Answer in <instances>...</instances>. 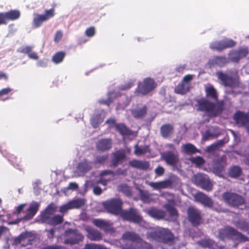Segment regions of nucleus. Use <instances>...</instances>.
Here are the masks:
<instances>
[{
  "label": "nucleus",
  "instance_id": "nucleus-48",
  "mask_svg": "<svg viewBox=\"0 0 249 249\" xmlns=\"http://www.w3.org/2000/svg\"><path fill=\"white\" fill-rule=\"evenodd\" d=\"M222 41L224 47V50L227 48L233 47L236 45V42L232 39L226 38L222 40Z\"/></svg>",
  "mask_w": 249,
  "mask_h": 249
},
{
  "label": "nucleus",
  "instance_id": "nucleus-44",
  "mask_svg": "<svg viewBox=\"0 0 249 249\" xmlns=\"http://www.w3.org/2000/svg\"><path fill=\"white\" fill-rule=\"evenodd\" d=\"M149 151V146L144 145L142 147H140L138 144L135 146L134 153L137 156L142 155Z\"/></svg>",
  "mask_w": 249,
  "mask_h": 249
},
{
  "label": "nucleus",
  "instance_id": "nucleus-50",
  "mask_svg": "<svg viewBox=\"0 0 249 249\" xmlns=\"http://www.w3.org/2000/svg\"><path fill=\"white\" fill-rule=\"evenodd\" d=\"M165 208L170 216H175L178 215V211L174 207L167 204L165 206Z\"/></svg>",
  "mask_w": 249,
  "mask_h": 249
},
{
  "label": "nucleus",
  "instance_id": "nucleus-27",
  "mask_svg": "<svg viewBox=\"0 0 249 249\" xmlns=\"http://www.w3.org/2000/svg\"><path fill=\"white\" fill-rule=\"evenodd\" d=\"M112 147V141L110 139H102L98 141L96 144L97 150L104 152L108 150Z\"/></svg>",
  "mask_w": 249,
  "mask_h": 249
},
{
  "label": "nucleus",
  "instance_id": "nucleus-20",
  "mask_svg": "<svg viewBox=\"0 0 249 249\" xmlns=\"http://www.w3.org/2000/svg\"><path fill=\"white\" fill-rule=\"evenodd\" d=\"M161 157L167 164L172 166L176 165L178 160V155L170 151L163 152L161 154Z\"/></svg>",
  "mask_w": 249,
  "mask_h": 249
},
{
  "label": "nucleus",
  "instance_id": "nucleus-2",
  "mask_svg": "<svg viewBox=\"0 0 249 249\" xmlns=\"http://www.w3.org/2000/svg\"><path fill=\"white\" fill-rule=\"evenodd\" d=\"M219 238L222 240H232L234 242H242L248 240V238L238 231L235 229L226 227L224 229H221L218 232Z\"/></svg>",
  "mask_w": 249,
  "mask_h": 249
},
{
  "label": "nucleus",
  "instance_id": "nucleus-25",
  "mask_svg": "<svg viewBox=\"0 0 249 249\" xmlns=\"http://www.w3.org/2000/svg\"><path fill=\"white\" fill-rule=\"evenodd\" d=\"M173 183V182L171 179H168L159 182H151L149 183V185L154 189L159 190L170 187Z\"/></svg>",
  "mask_w": 249,
  "mask_h": 249
},
{
  "label": "nucleus",
  "instance_id": "nucleus-57",
  "mask_svg": "<svg viewBox=\"0 0 249 249\" xmlns=\"http://www.w3.org/2000/svg\"><path fill=\"white\" fill-rule=\"evenodd\" d=\"M95 34V30L94 27L91 26L86 29L85 35L88 37H92Z\"/></svg>",
  "mask_w": 249,
  "mask_h": 249
},
{
  "label": "nucleus",
  "instance_id": "nucleus-36",
  "mask_svg": "<svg viewBox=\"0 0 249 249\" xmlns=\"http://www.w3.org/2000/svg\"><path fill=\"white\" fill-rule=\"evenodd\" d=\"M182 149L184 153L188 155H193L196 153H200V150L198 149L194 144L188 143L182 145Z\"/></svg>",
  "mask_w": 249,
  "mask_h": 249
},
{
  "label": "nucleus",
  "instance_id": "nucleus-52",
  "mask_svg": "<svg viewBox=\"0 0 249 249\" xmlns=\"http://www.w3.org/2000/svg\"><path fill=\"white\" fill-rule=\"evenodd\" d=\"M220 135V133H212L209 130H207L203 135V139L204 140H207L209 138H216Z\"/></svg>",
  "mask_w": 249,
  "mask_h": 249
},
{
  "label": "nucleus",
  "instance_id": "nucleus-39",
  "mask_svg": "<svg viewBox=\"0 0 249 249\" xmlns=\"http://www.w3.org/2000/svg\"><path fill=\"white\" fill-rule=\"evenodd\" d=\"M69 208L72 209H79L84 206L85 204V200L84 199L78 198L69 202Z\"/></svg>",
  "mask_w": 249,
  "mask_h": 249
},
{
  "label": "nucleus",
  "instance_id": "nucleus-53",
  "mask_svg": "<svg viewBox=\"0 0 249 249\" xmlns=\"http://www.w3.org/2000/svg\"><path fill=\"white\" fill-rule=\"evenodd\" d=\"M8 160H10L13 164L19 166L21 162L20 159L18 160V157L14 154H9L8 156Z\"/></svg>",
  "mask_w": 249,
  "mask_h": 249
},
{
  "label": "nucleus",
  "instance_id": "nucleus-37",
  "mask_svg": "<svg viewBox=\"0 0 249 249\" xmlns=\"http://www.w3.org/2000/svg\"><path fill=\"white\" fill-rule=\"evenodd\" d=\"M242 173L241 168L239 166L234 165L230 168L228 175L232 178H237L240 177Z\"/></svg>",
  "mask_w": 249,
  "mask_h": 249
},
{
  "label": "nucleus",
  "instance_id": "nucleus-35",
  "mask_svg": "<svg viewBox=\"0 0 249 249\" xmlns=\"http://www.w3.org/2000/svg\"><path fill=\"white\" fill-rule=\"evenodd\" d=\"M190 86L189 83H184L181 82L175 87V92L179 94L184 95L189 91Z\"/></svg>",
  "mask_w": 249,
  "mask_h": 249
},
{
  "label": "nucleus",
  "instance_id": "nucleus-58",
  "mask_svg": "<svg viewBox=\"0 0 249 249\" xmlns=\"http://www.w3.org/2000/svg\"><path fill=\"white\" fill-rule=\"evenodd\" d=\"M113 102V98L109 96L107 100H100L99 101V103L101 105H106L109 106Z\"/></svg>",
  "mask_w": 249,
  "mask_h": 249
},
{
  "label": "nucleus",
  "instance_id": "nucleus-38",
  "mask_svg": "<svg viewBox=\"0 0 249 249\" xmlns=\"http://www.w3.org/2000/svg\"><path fill=\"white\" fill-rule=\"evenodd\" d=\"M117 190L127 196H131L132 193L130 186L125 183H122L117 187Z\"/></svg>",
  "mask_w": 249,
  "mask_h": 249
},
{
  "label": "nucleus",
  "instance_id": "nucleus-46",
  "mask_svg": "<svg viewBox=\"0 0 249 249\" xmlns=\"http://www.w3.org/2000/svg\"><path fill=\"white\" fill-rule=\"evenodd\" d=\"M143 245L142 244H137V245L130 244V245H126L122 249H153L152 246L150 244V248H144Z\"/></svg>",
  "mask_w": 249,
  "mask_h": 249
},
{
  "label": "nucleus",
  "instance_id": "nucleus-60",
  "mask_svg": "<svg viewBox=\"0 0 249 249\" xmlns=\"http://www.w3.org/2000/svg\"><path fill=\"white\" fill-rule=\"evenodd\" d=\"M62 36L63 34L62 31L60 30L57 31L54 36V41L55 42H58L61 40Z\"/></svg>",
  "mask_w": 249,
  "mask_h": 249
},
{
  "label": "nucleus",
  "instance_id": "nucleus-51",
  "mask_svg": "<svg viewBox=\"0 0 249 249\" xmlns=\"http://www.w3.org/2000/svg\"><path fill=\"white\" fill-rule=\"evenodd\" d=\"M108 158V154L102 156H98L96 157L94 163L95 164H104Z\"/></svg>",
  "mask_w": 249,
  "mask_h": 249
},
{
  "label": "nucleus",
  "instance_id": "nucleus-8",
  "mask_svg": "<svg viewBox=\"0 0 249 249\" xmlns=\"http://www.w3.org/2000/svg\"><path fill=\"white\" fill-rule=\"evenodd\" d=\"M123 220L136 224L141 223L142 217L139 214L138 210L134 208L128 210H123L120 215Z\"/></svg>",
  "mask_w": 249,
  "mask_h": 249
},
{
  "label": "nucleus",
  "instance_id": "nucleus-22",
  "mask_svg": "<svg viewBox=\"0 0 249 249\" xmlns=\"http://www.w3.org/2000/svg\"><path fill=\"white\" fill-rule=\"evenodd\" d=\"M216 75L225 87H232L234 85V79L232 76H229L222 71L216 72Z\"/></svg>",
  "mask_w": 249,
  "mask_h": 249
},
{
  "label": "nucleus",
  "instance_id": "nucleus-12",
  "mask_svg": "<svg viewBox=\"0 0 249 249\" xmlns=\"http://www.w3.org/2000/svg\"><path fill=\"white\" fill-rule=\"evenodd\" d=\"M195 181L197 185L202 189L209 191L212 189L213 184L207 175L204 174H198L195 176Z\"/></svg>",
  "mask_w": 249,
  "mask_h": 249
},
{
  "label": "nucleus",
  "instance_id": "nucleus-11",
  "mask_svg": "<svg viewBox=\"0 0 249 249\" xmlns=\"http://www.w3.org/2000/svg\"><path fill=\"white\" fill-rule=\"evenodd\" d=\"M227 165L226 157L225 155L222 156H216L213 160V172L216 175L220 176Z\"/></svg>",
  "mask_w": 249,
  "mask_h": 249
},
{
  "label": "nucleus",
  "instance_id": "nucleus-7",
  "mask_svg": "<svg viewBox=\"0 0 249 249\" xmlns=\"http://www.w3.org/2000/svg\"><path fill=\"white\" fill-rule=\"evenodd\" d=\"M157 86V84L153 79L148 77L143 79L142 83L139 84L136 89L135 93L137 95H145L154 90Z\"/></svg>",
  "mask_w": 249,
  "mask_h": 249
},
{
  "label": "nucleus",
  "instance_id": "nucleus-45",
  "mask_svg": "<svg viewBox=\"0 0 249 249\" xmlns=\"http://www.w3.org/2000/svg\"><path fill=\"white\" fill-rule=\"evenodd\" d=\"M214 243V242L210 239H204L198 242L199 245L201 246L209 249L213 248Z\"/></svg>",
  "mask_w": 249,
  "mask_h": 249
},
{
  "label": "nucleus",
  "instance_id": "nucleus-33",
  "mask_svg": "<svg viewBox=\"0 0 249 249\" xmlns=\"http://www.w3.org/2000/svg\"><path fill=\"white\" fill-rule=\"evenodd\" d=\"M205 91L206 98H210L214 102H218V94L216 90L213 86L206 87Z\"/></svg>",
  "mask_w": 249,
  "mask_h": 249
},
{
  "label": "nucleus",
  "instance_id": "nucleus-9",
  "mask_svg": "<svg viewBox=\"0 0 249 249\" xmlns=\"http://www.w3.org/2000/svg\"><path fill=\"white\" fill-rule=\"evenodd\" d=\"M67 238L65 239L64 243L67 245H74L78 244L84 240V236L77 230L72 229H67L65 232Z\"/></svg>",
  "mask_w": 249,
  "mask_h": 249
},
{
  "label": "nucleus",
  "instance_id": "nucleus-62",
  "mask_svg": "<svg viewBox=\"0 0 249 249\" xmlns=\"http://www.w3.org/2000/svg\"><path fill=\"white\" fill-rule=\"evenodd\" d=\"M217 148L216 146L214 144V143H213L212 144L207 146L206 147V151L207 153H211L215 150Z\"/></svg>",
  "mask_w": 249,
  "mask_h": 249
},
{
  "label": "nucleus",
  "instance_id": "nucleus-4",
  "mask_svg": "<svg viewBox=\"0 0 249 249\" xmlns=\"http://www.w3.org/2000/svg\"><path fill=\"white\" fill-rule=\"evenodd\" d=\"M224 201L229 206L238 208L245 204V198L236 193L227 191L222 194Z\"/></svg>",
  "mask_w": 249,
  "mask_h": 249
},
{
  "label": "nucleus",
  "instance_id": "nucleus-26",
  "mask_svg": "<svg viewBox=\"0 0 249 249\" xmlns=\"http://www.w3.org/2000/svg\"><path fill=\"white\" fill-rule=\"evenodd\" d=\"M248 53L247 48H240L235 50L231 53V60L234 62H238L241 59L246 57Z\"/></svg>",
  "mask_w": 249,
  "mask_h": 249
},
{
  "label": "nucleus",
  "instance_id": "nucleus-59",
  "mask_svg": "<svg viewBox=\"0 0 249 249\" xmlns=\"http://www.w3.org/2000/svg\"><path fill=\"white\" fill-rule=\"evenodd\" d=\"M107 175H111L112 177H114L115 176V173L110 170H105L102 171L100 174V177H103Z\"/></svg>",
  "mask_w": 249,
  "mask_h": 249
},
{
  "label": "nucleus",
  "instance_id": "nucleus-6",
  "mask_svg": "<svg viewBox=\"0 0 249 249\" xmlns=\"http://www.w3.org/2000/svg\"><path fill=\"white\" fill-rule=\"evenodd\" d=\"M51 209H47L41 214V220L43 223L51 226H56L63 222V215H54Z\"/></svg>",
  "mask_w": 249,
  "mask_h": 249
},
{
  "label": "nucleus",
  "instance_id": "nucleus-49",
  "mask_svg": "<svg viewBox=\"0 0 249 249\" xmlns=\"http://www.w3.org/2000/svg\"><path fill=\"white\" fill-rule=\"evenodd\" d=\"M56 6L55 4H53L51 9L49 10H46L45 11V14L43 16L45 17L46 19L47 20L50 18L53 17L54 15V8Z\"/></svg>",
  "mask_w": 249,
  "mask_h": 249
},
{
  "label": "nucleus",
  "instance_id": "nucleus-32",
  "mask_svg": "<svg viewBox=\"0 0 249 249\" xmlns=\"http://www.w3.org/2000/svg\"><path fill=\"white\" fill-rule=\"evenodd\" d=\"M147 213L151 217L158 220L163 219L166 216V213L164 211L154 207L149 209Z\"/></svg>",
  "mask_w": 249,
  "mask_h": 249
},
{
  "label": "nucleus",
  "instance_id": "nucleus-24",
  "mask_svg": "<svg viewBox=\"0 0 249 249\" xmlns=\"http://www.w3.org/2000/svg\"><path fill=\"white\" fill-rule=\"evenodd\" d=\"M3 19L5 22L4 25L7 24V20H15L18 19L20 16V12L18 10H11L6 12H2Z\"/></svg>",
  "mask_w": 249,
  "mask_h": 249
},
{
  "label": "nucleus",
  "instance_id": "nucleus-43",
  "mask_svg": "<svg viewBox=\"0 0 249 249\" xmlns=\"http://www.w3.org/2000/svg\"><path fill=\"white\" fill-rule=\"evenodd\" d=\"M210 48L213 50H216L219 52H221L224 50V47L222 40L212 42L210 45Z\"/></svg>",
  "mask_w": 249,
  "mask_h": 249
},
{
  "label": "nucleus",
  "instance_id": "nucleus-55",
  "mask_svg": "<svg viewBox=\"0 0 249 249\" xmlns=\"http://www.w3.org/2000/svg\"><path fill=\"white\" fill-rule=\"evenodd\" d=\"M140 197V199L144 203H148L150 202V196L147 193L141 191Z\"/></svg>",
  "mask_w": 249,
  "mask_h": 249
},
{
  "label": "nucleus",
  "instance_id": "nucleus-13",
  "mask_svg": "<svg viewBox=\"0 0 249 249\" xmlns=\"http://www.w3.org/2000/svg\"><path fill=\"white\" fill-rule=\"evenodd\" d=\"M124 240L130 241L136 244H142L144 248H150V244L143 241L139 234L133 231L125 232L122 236Z\"/></svg>",
  "mask_w": 249,
  "mask_h": 249
},
{
  "label": "nucleus",
  "instance_id": "nucleus-14",
  "mask_svg": "<svg viewBox=\"0 0 249 249\" xmlns=\"http://www.w3.org/2000/svg\"><path fill=\"white\" fill-rule=\"evenodd\" d=\"M126 159V155L123 150H118L112 153L110 167H116L122 164Z\"/></svg>",
  "mask_w": 249,
  "mask_h": 249
},
{
  "label": "nucleus",
  "instance_id": "nucleus-3",
  "mask_svg": "<svg viewBox=\"0 0 249 249\" xmlns=\"http://www.w3.org/2000/svg\"><path fill=\"white\" fill-rule=\"evenodd\" d=\"M148 236L157 241L165 244L172 243L174 240V235L168 229L160 228L151 231Z\"/></svg>",
  "mask_w": 249,
  "mask_h": 249
},
{
  "label": "nucleus",
  "instance_id": "nucleus-31",
  "mask_svg": "<svg viewBox=\"0 0 249 249\" xmlns=\"http://www.w3.org/2000/svg\"><path fill=\"white\" fill-rule=\"evenodd\" d=\"M174 126L170 124H163L160 128V133L163 138L171 137L174 133Z\"/></svg>",
  "mask_w": 249,
  "mask_h": 249
},
{
  "label": "nucleus",
  "instance_id": "nucleus-40",
  "mask_svg": "<svg viewBox=\"0 0 249 249\" xmlns=\"http://www.w3.org/2000/svg\"><path fill=\"white\" fill-rule=\"evenodd\" d=\"M66 53L64 52L60 51L55 53L52 58V61L56 64L62 62L65 58Z\"/></svg>",
  "mask_w": 249,
  "mask_h": 249
},
{
  "label": "nucleus",
  "instance_id": "nucleus-10",
  "mask_svg": "<svg viewBox=\"0 0 249 249\" xmlns=\"http://www.w3.org/2000/svg\"><path fill=\"white\" fill-rule=\"evenodd\" d=\"M188 220L193 227H197L203 222L201 211L194 207H190L187 211Z\"/></svg>",
  "mask_w": 249,
  "mask_h": 249
},
{
  "label": "nucleus",
  "instance_id": "nucleus-19",
  "mask_svg": "<svg viewBox=\"0 0 249 249\" xmlns=\"http://www.w3.org/2000/svg\"><path fill=\"white\" fill-rule=\"evenodd\" d=\"M233 119L240 126H246L249 124V115L242 111L236 112L233 115Z\"/></svg>",
  "mask_w": 249,
  "mask_h": 249
},
{
  "label": "nucleus",
  "instance_id": "nucleus-41",
  "mask_svg": "<svg viewBox=\"0 0 249 249\" xmlns=\"http://www.w3.org/2000/svg\"><path fill=\"white\" fill-rule=\"evenodd\" d=\"M103 122V118L100 114H95L91 119V124L94 128H97Z\"/></svg>",
  "mask_w": 249,
  "mask_h": 249
},
{
  "label": "nucleus",
  "instance_id": "nucleus-15",
  "mask_svg": "<svg viewBox=\"0 0 249 249\" xmlns=\"http://www.w3.org/2000/svg\"><path fill=\"white\" fill-rule=\"evenodd\" d=\"M195 200L202 204L204 206L212 208L213 205L212 199L202 192H198L194 195Z\"/></svg>",
  "mask_w": 249,
  "mask_h": 249
},
{
  "label": "nucleus",
  "instance_id": "nucleus-30",
  "mask_svg": "<svg viewBox=\"0 0 249 249\" xmlns=\"http://www.w3.org/2000/svg\"><path fill=\"white\" fill-rule=\"evenodd\" d=\"M39 204L36 202H33L27 210V213L22 218L24 220H30L33 218L39 209Z\"/></svg>",
  "mask_w": 249,
  "mask_h": 249
},
{
  "label": "nucleus",
  "instance_id": "nucleus-64",
  "mask_svg": "<svg viewBox=\"0 0 249 249\" xmlns=\"http://www.w3.org/2000/svg\"><path fill=\"white\" fill-rule=\"evenodd\" d=\"M89 249H107L105 246L99 245V244H96L91 245L89 247Z\"/></svg>",
  "mask_w": 249,
  "mask_h": 249
},
{
  "label": "nucleus",
  "instance_id": "nucleus-23",
  "mask_svg": "<svg viewBox=\"0 0 249 249\" xmlns=\"http://www.w3.org/2000/svg\"><path fill=\"white\" fill-rule=\"evenodd\" d=\"M93 224L106 232H112L114 231L113 228L110 224L102 219H95L93 220Z\"/></svg>",
  "mask_w": 249,
  "mask_h": 249
},
{
  "label": "nucleus",
  "instance_id": "nucleus-16",
  "mask_svg": "<svg viewBox=\"0 0 249 249\" xmlns=\"http://www.w3.org/2000/svg\"><path fill=\"white\" fill-rule=\"evenodd\" d=\"M132 116L135 119H142L147 114V107L146 105L138 104L136 107L130 110Z\"/></svg>",
  "mask_w": 249,
  "mask_h": 249
},
{
  "label": "nucleus",
  "instance_id": "nucleus-56",
  "mask_svg": "<svg viewBox=\"0 0 249 249\" xmlns=\"http://www.w3.org/2000/svg\"><path fill=\"white\" fill-rule=\"evenodd\" d=\"M155 173L158 177L162 176L165 172L164 168L160 165H159L155 169Z\"/></svg>",
  "mask_w": 249,
  "mask_h": 249
},
{
  "label": "nucleus",
  "instance_id": "nucleus-54",
  "mask_svg": "<svg viewBox=\"0 0 249 249\" xmlns=\"http://www.w3.org/2000/svg\"><path fill=\"white\" fill-rule=\"evenodd\" d=\"M32 50V47L30 46H22L20 47L18 50V52L20 53H26L28 54V53H30V52H31Z\"/></svg>",
  "mask_w": 249,
  "mask_h": 249
},
{
  "label": "nucleus",
  "instance_id": "nucleus-5",
  "mask_svg": "<svg viewBox=\"0 0 249 249\" xmlns=\"http://www.w3.org/2000/svg\"><path fill=\"white\" fill-rule=\"evenodd\" d=\"M123 202L120 198H113L103 202L105 209L115 215H120L123 210Z\"/></svg>",
  "mask_w": 249,
  "mask_h": 249
},
{
  "label": "nucleus",
  "instance_id": "nucleus-47",
  "mask_svg": "<svg viewBox=\"0 0 249 249\" xmlns=\"http://www.w3.org/2000/svg\"><path fill=\"white\" fill-rule=\"evenodd\" d=\"M190 160L192 163L196 165V166H201L205 162L204 159L200 156L193 157L190 159Z\"/></svg>",
  "mask_w": 249,
  "mask_h": 249
},
{
  "label": "nucleus",
  "instance_id": "nucleus-18",
  "mask_svg": "<svg viewBox=\"0 0 249 249\" xmlns=\"http://www.w3.org/2000/svg\"><path fill=\"white\" fill-rule=\"evenodd\" d=\"M33 238L31 234L28 232L21 233L15 239V242L17 245H20L21 247H26L28 245H31L33 241Z\"/></svg>",
  "mask_w": 249,
  "mask_h": 249
},
{
  "label": "nucleus",
  "instance_id": "nucleus-21",
  "mask_svg": "<svg viewBox=\"0 0 249 249\" xmlns=\"http://www.w3.org/2000/svg\"><path fill=\"white\" fill-rule=\"evenodd\" d=\"M92 167V162L84 159L77 166V171L80 175H84L89 172Z\"/></svg>",
  "mask_w": 249,
  "mask_h": 249
},
{
  "label": "nucleus",
  "instance_id": "nucleus-42",
  "mask_svg": "<svg viewBox=\"0 0 249 249\" xmlns=\"http://www.w3.org/2000/svg\"><path fill=\"white\" fill-rule=\"evenodd\" d=\"M46 20L45 17L43 16V15L37 14L34 18L33 21V25L35 27L38 28L42 25L44 21Z\"/></svg>",
  "mask_w": 249,
  "mask_h": 249
},
{
  "label": "nucleus",
  "instance_id": "nucleus-63",
  "mask_svg": "<svg viewBox=\"0 0 249 249\" xmlns=\"http://www.w3.org/2000/svg\"><path fill=\"white\" fill-rule=\"evenodd\" d=\"M12 90L10 88H6L2 89L0 90V96L8 94Z\"/></svg>",
  "mask_w": 249,
  "mask_h": 249
},
{
  "label": "nucleus",
  "instance_id": "nucleus-34",
  "mask_svg": "<svg viewBox=\"0 0 249 249\" xmlns=\"http://www.w3.org/2000/svg\"><path fill=\"white\" fill-rule=\"evenodd\" d=\"M115 128L122 136H130L132 134V131L123 123L115 124Z\"/></svg>",
  "mask_w": 249,
  "mask_h": 249
},
{
  "label": "nucleus",
  "instance_id": "nucleus-17",
  "mask_svg": "<svg viewBox=\"0 0 249 249\" xmlns=\"http://www.w3.org/2000/svg\"><path fill=\"white\" fill-rule=\"evenodd\" d=\"M230 63V60L225 56H215L208 61L210 67H223Z\"/></svg>",
  "mask_w": 249,
  "mask_h": 249
},
{
  "label": "nucleus",
  "instance_id": "nucleus-28",
  "mask_svg": "<svg viewBox=\"0 0 249 249\" xmlns=\"http://www.w3.org/2000/svg\"><path fill=\"white\" fill-rule=\"evenodd\" d=\"M87 237L91 241H100L102 239V234L98 230L91 227L86 228Z\"/></svg>",
  "mask_w": 249,
  "mask_h": 249
},
{
  "label": "nucleus",
  "instance_id": "nucleus-61",
  "mask_svg": "<svg viewBox=\"0 0 249 249\" xmlns=\"http://www.w3.org/2000/svg\"><path fill=\"white\" fill-rule=\"evenodd\" d=\"M193 78V77L192 75L188 74L183 77L181 82H183L184 83H189L192 80Z\"/></svg>",
  "mask_w": 249,
  "mask_h": 249
},
{
  "label": "nucleus",
  "instance_id": "nucleus-1",
  "mask_svg": "<svg viewBox=\"0 0 249 249\" xmlns=\"http://www.w3.org/2000/svg\"><path fill=\"white\" fill-rule=\"evenodd\" d=\"M197 110L205 113L209 117H216L220 115L224 110V101L217 103L202 97L197 100Z\"/></svg>",
  "mask_w": 249,
  "mask_h": 249
},
{
  "label": "nucleus",
  "instance_id": "nucleus-29",
  "mask_svg": "<svg viewBox=\"0 0 249 249\" xmlns=\"http://www.w3.org/2000/svg\"><path fill=\"white\" fill-rule=\"evenodd\" d=\"M129 166L142 170H147L150 167L149 161L133 160L129 161Z\"/></svg>",
  "mask_w": 249,
  "mask_h": 249
}]
</instances>
